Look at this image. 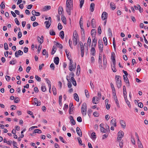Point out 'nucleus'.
Instances as JSON below:
<instances>
[{
  "instance_id": "4be33fe9",
  "label": "nucleus",
  "mask_w": 148,
  "mask_h": 148,
  "mask_svg": "<svg viewBox=\"0 0 148 148\" xmlns=\"http://www.w3.org/2000/svg\"><path fill=\"white\" fill-rule=\"evenodd\" d=\"M59 61V59L58 57H56L54 58V62L57 65L58 64Z\"/></svg>"
},
{
  "instance_id": "c03bdc74",
  "label": "nucleus",
  "mask_w": 148,
  "mask_h": 148,
  "mask_svg": "<svg viewBox=\"0 0 148 148\" xmlns=\"http://www.w3.org/2000/svg\"><path fill=\"white\" fill-rule=\"evenodd\" d=\"M80 71V66L79 65H78L77 66V74L78 73H79Z\"/></svg>"
},
{
  "instance_id": "5fc2aeb1",
  "label": "nucleus",
  "mask_w": 148,
  "mask_h": 148,
  "mask_svg": "<svg viewBox=\"0 0 148 148\" xmlns=\"http://www.w3.org/2000/svg\"><path fill=\"white\" fill-rule=\"evenodd\" d=\"M100 130L101 132L103 133H106V132L107 131L105 129L104 127L101 128Z\"/></svg>"
},
{
  "instance_id": "bb28decb",
  "label": "nucleus",
  "mask_w": 148,
  "mask_h": 148,
  "mask_svg": "<svg viewBox=\"0 0 148 148\" xmlns=\"http://www.w3.org/2000/svg\"><path fill=\"white\" fill-rule=\"evenodd\" d=\"M110 6L111 7V8L112 10H114L116 8V7L115 6V4L113 2H111L110 3Z\"/></svg>"
},
{
  "instance_id": "e433bc0d",
  "label": "nucleus",
  "mask_w": 148,
  "mask_h": 148,
  "mask_svg": "<svg viewBox=\"0 0 148 148\" xmlns=\"http://www.w3.org/2000/svg\"><path fill=\"white\" fill-rule=\"evenodd\" d=\"M41 88L43 92H45L46 90V87L44 85L42 86Z\"/></svg>"
},
{
  "instance_id": "a211bd4d",
  "label": "nucleus",
  "mask_w": 148,
  "mask_h": 148,
  "mask_svg": "<svg viewBox=\"0 0 148 148\" xmlns=\"http://www.w3.org/2000/svg\"><path fill=\"white\" fill-rule=\"evenodd\" d=\"M45 24L46 27L47 28H48L50 26L51 23V21H46L45 22Z\"/></svg>"
},
{
  "instance_id": "0eeeda50",
  "label": "nucleus",
  "mask_w": 148,
  "mask_h": 148,
  "mask_svg": "<svg viewBox=\"0 0 148 148\" xmlns=\"http://www.w3.org/2000/svg\"><path fill=\"white\" fill-rule=\"evenodd\" d=\"M83 17L82 16L81 17L79 21V24L80 25V28L81 29H83Z\"/></svg>"
},
{
  "instance_id": "052dcab7",
  "label": "nucleus",
  "mask_w": 148,
  "mask_h": 148,
  "mask_svg": "<svg viewBox=\"0 0 148 148\" xmlns=\"http://www.w3.org/2000/svg\"><path fill=\"white\" fill-rule=\"evenodd\" d=\"M108 136V134H105L103 135L102 139L103 140L105 139V138H107Z\"/></svg>"
},
{
  "instance_id": "3c124183",
  "label": "nucleus",
  "mask_w": 148,
  "mask_h": 148,
  "mask_svg": "<svg viewBox=\"0 0 148 148\" xmlns=\"http://www.w3.org/2000/svg\"><path fill=\"white\" fill-rule=\"evenodd\" d=\"M4 48L5 50H7L8 49V45L6 42L4 44Z\"/></svg>"
},
{
  "instance_id": "0e129e2a",
  "label": "nucleus",
  "mask_w": 148,
  "mask_h": 148,
  "mask_svg": "<svg viewBox=\"0 0 148 148\" xmlns=\"http://www.w3.org/2000/svg\"><path fill=\"white\" fill-rule=\"evenodd\" d=\"M22 36V33L20 31L18 32V38H20Z\"/></svg>"
},
{
  "instance_id": "2f4dec72",
  "label": "nucleus",
  "mask_w": 148,
  "mask_h": 148,
  "mask_svg": "<svg viewBox=\"0 0 148 148\" xmlns=\"http://www.w3.org/2000/svg\"><path fill=\"white\" fill-rule=\"evenodd\" d=\"M103 45L101 44V45H99V51L100 52H102L103 51Z\"/></svg>"
},
{
  "instance_id": "9b49d317",
  "label": "nucleus",
  "mask_w": 148,
  "mask_h": 148,
  "mask_svg": "<svg viewBox=\"0 0 148 148\" xmlns=\"http://www.w3.org/2000/svg\"><path fill=\"white\" fill-rule=\"evenodd\" d=\"M76 132L78 135L79 136H82V131L78 127H77L76 128Z\"/></svg>"
},
{
  "instance_id": "a18cd8bd",
  "label": "nucleus",
  "mask_w": 148,
  "mask_h": 148,
  "mask_svg": "<svg viewBox=\"0 0 148 148\" xmlns=\"http://www.w3.org/2000/svg\"><path fill=\"white\" fill-rule=\"evenodd\" d=\"M103 41L104 43L106 45H107V41L106 37H104L103 38Z\"/></svg>"
},
{
  "instance_id": "c9c22d12",
  "label": "nucleus",
  "mask_w": 148,
  "mask_h": 148,
  "mask_svg": "<svg viewBox=\"0 0 148 148\" xmlns=\"http://www.w3.org/2000/svg\"><path fill=\"white\" fill-rule=\"evenodd\" d=\"M86 45H87V44L86 43L84 44V46H85V51L86 53V54L87 55L88 51V48L87 46H86Z\"/></svg>"
},
{
  "instance_id": "f03ea898",
  "label": "nucleus",
  "mask_w": 148,
  "mask_h": 148,
  "mask_svg": "<svg viewBox=\"0 0 148 148\" xmlns=\"http://www.w3.org/2000/svg\"><path fill=\"white\" fill-rule=\"evenodd\" d=\"M115 79L117 87L119 88L121 87L122 85L121 77L119 75H116Z\"/></svg>"
},
{
  "instance_id": "423d86ee",
  "label": "nucleus",
  "mask_w": 148,
  "mask_h": 148,
  "mask_svg": "<svg viewBox=\"0 0 148 148\" xmlns=\"http://www.w3.org/2000/svg\"><path fill=\"white\" fill-rule=\"evenodd\" d=\"M99 99V98L97 97H94L92 99V102L94 104H97L98 103Z\"/></svg>"
},
{
  "instance_id": "f8f14e48",
  "label": "nucleus",
  "mask_w": 148,
  "mask_h": 148,
  "mask_svg": "<svg viewBox=\"0 0 148 148\" xmlns=\"http://www.w3.org/2000/svg\"><path fill=\"white\" fill-rule=\"evenodd\" d=\"M111 124L114 127L116 126V119L114 118L112 119L111 121Z\"/></svg>"
},
{
  "instance_id": "39448f33",
  "label": "nucleus",
  "mask_w": 148,
  "mask_h": 148,
  "mask_svg": "<svg viewBox=\"0 0 148 148\" xmlns=\"http://www.w3.org/2000/svg\"><path fill=\"white\" fill-rule=\"evenodd\" d=\"M23 54V52L21 50H19L18 51H16L15 53V55L16 57H18L19 56H21Z\"/></svg>"
},
{
  "instance_id": "603ef678",
  "label": "nucleus",
  "mask_w": 148,
  "mask_h": 148,
  "mask_svg": "<svg viewBox=\"0 0 148 148\" xmlns=\"http://www.w3.org/2000/svg\"><path fill=\"white\" fill-rule=\"evenodd\" d=\"M58 27L59 30H61L62 29V26L60 23H58Z\"/></svg>"
},
{
  "instance_id": "6e6552de",
  "label": "nucleus",
  "mask_w": 148,
  "mask_h": 148,
  "mask_svg": "<svg viewBox=\"0 0 148 148\" xmlns=\"http://www.w3.org/2000/svg\"><path fill=\"white\" fill-rule=\"evenodd\" d=\"M120 123L121 124L122 127L123 129H125L126 127V124L125 121L123 120H121L120 121Z\"/></svg>"
},
{
  "instance_id": "2eb2a0df",
  "label": "nucleus",
  "mask_w": 148,
  "mask_h": 148,
  "mask_svg": "<svg viewBox=\"0 0 148 148\" xmlns=\"http://www.w3.org/2000/svg\"><path fill=\"white\" fill-rule=\"evenodd\" d=\"M69 119L71 123L73 125H75V122L73 119V117L71 116H69Z\"/></svg>"
},
{
  "instance_id": "ea45409f",
  "label": "nucleus",
  "mask_w": 148,
  "mask_h": 148,
  "mask_svg": "<svg viewBox=\"0 0 148 148\" xmlns=\"http://www.w3.org/2000/svg\"><path fill=\"white\" fill-rule=\"evenodd\" d=\"M62 20L64 24H66V19L65 16H63L62 17Z\"/></svg>"
},
{
  "instance_id": "680f3d73",
  "label": "nucleus",
  "mask_w": 148,
  "mask_h": 148,
  "mask_svg": "<svg viewBox=\"0 0 148 148\" xmlns=\"http://www.w3.org/2000/svg\"><path fill=\"white\" fill-rule=\"evenodd\" d=\"M91 42V40L90 37H89L88 39L87 43L88 45H89V46L90 45Z\"/></svg>"
},
{
  "instance_id": "20e7f679",
  "label": "nucleus",
  "mask_w": 148,
  "mask_h": 148,
  "mask_svg": "<svg viewBox=\"0 0 148 148\" xmlns=\"http://www.w3.org/2000/svg\"><path fill=\"white\" fill-rule=\"evenodd\" d=\"M108 18V13L105 12H103L101 18L103 20H105L107 19Z\"/></svg>"
},
{
  "instance_id": "4468645a",
  "label": "nucleus",
  "mask_w": 148,
  "mask_h": 148,
  "mask_svg": "<svg viewBox=\"0 0 148 148\" xmlns=\"http://www.w3.org/2000/svg\"><path fill=\"white\" fill-rule=\"evenodd\" d=\"M73 108L74 107L73 103H70L69 108V113L70 114H71V112H73Z\"/></svg>"
},
{
  "instance_id": "09e8293b",
  "label": "nucleus",
  "mask_w": 148,
  "mask_h": 148,
  "mask_svg": "<svg viewBox=\"0 0 148 148\" xmlns=\"http://www.w3.org/2000/svg\"><path fill=\"white\" fill-rule=\"evenodd\" d=\"M108 32L109 36H112V31L110 28H109L108 29Z\"/></svg>"
},
{
  "instance_id": "9d476101",
  "label": "nucleus",
  "mask_w": 148,
  "mask_h": 148,
  "mask_svg": "<svg viewBox=\"0 0 148 148\" xmlns=\"http://www.w3.org/2000/svg\"><path fill=\"white\" fill-rule=\"evenodd\" d=\"M43 38L44 37L43 36H42L41 37H40L39 36L38 37V41L40 44H42L43 42Z\"/></svg>"
},
{
  "instance_id": "79ce46f5",
  "label": "nucleus",
  "mask_w": 148,
  "mask_h": 148,
  "mask_svg": "<svg viewBox=\"0 0 148 148\" xmlns=\"http://www.w3.org/2000/svg\"><path fill=\"white\" fill-rule=\"evenodd\" d=\"M34 132L35 133L40 134L42 132V131L38 129H35L34 130Z\"/></svg>"
},
{
  "instance_id": "6e6d98bb",
  "label": "nucleus",
  "mask_w": 148,
  "mask_h": 148,
  "mask_svg": "<svg viewBox=\"0 0 148 148\" xmlns=\"http://www.w3.org/2000/svg\"><path fill=\"white\" fill-rule=\"evenodd\" d=\"M80 4V8H81L83 5V0H79Z\"/></svg>"
},
{
  "instance_id": "58836bf2",
  "label": "nucleus",
  "mask_w": 148,
  "mask_h": 148,
  "mask_svg": "<svg viewBox=\"0 0 148 148\" xmlns=\"http://www.w3.org/2000/svg\"><path fill=\"white\" fill-rule=\"evenodd\" d=\"M52 90H53V94L54 95H56L57 94V92L56 90V89L55 87L53 86V88H52Z\"/></svg>"
},
{
  "instance_id": "ddd939ff",
  "label": "nucleus",
  "mask_w": 148,
  "mask_h": 148,
  "mask_svg": "<svg viewBox=\"0 0 148 148\" xmlns=\"http://www.w3.org/2000/svg\"><path fill=\"white\" fill-rule=\"evenodd\" d=\"M79 45H80L81 50V55L82 57H83V44L82 42H80Z\"/></svg>"
},
{
  "instance_id": "b1692460",
  "label": "nucleus",
  "mask_w": 148,
  "mask_h": 148,
  "mask_svg": "<svg viewBox=\"0 0 148 148\" xmlns=\"http://www.w3.org/2000/svg\"><path fill=\"white\" fill-rule=\"evenodd\" d=\"M74 99L77 101H79V99L77 94L76 93L74 94Z\"/></svg>"
},
{
  "instance_id": "f3484780",
  "label": "nucleus",
  "mask_w": 148,
  "mask_h": 148,
  "mask_svg": "<svg viewBox=\"0 0 148 148\" xmlns=\"http://www.w3.org/2000/svg\"><path fill=\"white\" fill-rule=\"evenodd\" d=\"M70 80L71 81L72 83L73 84L74 86H76L77 84L75 80V79L73 77H72L71 78Z\"/></svg>"
},
{
  "instance_id": "5701e85b",
  "label": "nucleus",
  "mask_w": 148,
  "mask_h": 148,
  "mask_svg": "<svg viewBox=\"0 0 148 148\" xmlns=\"http://www.w3.org/2000/svg\"><path fill=\"white\" fill-rule=\"evenodd\" d=\"M124 98L125 99V100L126 103H127V105H128L129 107L130 108L131 107V105L130 103V102L128 100L127 98V96H126L125 97V96L124 97Z\"/></svg>"
},
{
  "instance_id": "864d4df0",
  "label": "nucleus",
  "mask_w": 148,
  "mask_h": 148,
  "mask_svg": "<svg viewBox=\"0 0 148 148\" xmlns=\"http://www.w3.org/2000/svg\"><path fill=\"white\" fill-rule=\"evenodd\" d=\"M49 33L50 35L52 36H54L56 34L55 33L53 30H50Z\"/></svg>"
},
{
  "instance_id": "473e14b6",
  "label": "nucleus",
  "mask_w": 148,
  "mask_h": 148,
  "mask_svg": "<svg viewBox=\"0 0 148 148\" xmlns=\"http://www.w3.org/2000/svg\"><path fill=\"white\" fill-rule=\"evenodd\" d=\"M58 13L61 15L62 14V11H63V9L62 7L60 6L58 8Z\"/></svg>"
},
{
  "instance_id": "1a4fd4ad",
  "label": "nucleus",
  "mask_w": 148,
  "mask_h": 148,
  "mask_svg": "<svg viewBox=\"0 0 148 148\" xmlns=\"http://www.w3.org/2000/svg\"><path fill=\"white\" fill-rule=\"evenodd\" d=\"M115 57V54L114 53V52H112L111 58L112 60L113 63H114V64L115 63H116Z\"/></svg>"
},
{
  "instance_id": "bf43d9fd",
  "label": "nucleus",
  "mask_w": 148,
  "mask_h": 148,
  "mask_svg": "<svg viewBox=\"0 0 148 148\" xmlns=\"http://www.w3.org/2000/svg\"><path fill=\"white\" fill-rule=\"evenodd\" d=\"M51 7L49 5H46L44 9L46 10H50L51 9Z\"/></svg>"
},
{
  "instance_id": "69168bd1",
  "label": "nucleus",
  "mask_w": 148,
  "mask_h": 148,
  "mask_svg": "<svg viewBox=\"0 0 148 148\" xmlns=\"http://www.w3.org/2000/svg\"><path fill=\"white\" fill-rule=\"evenodd\" d=\"M20 101L18 97H16L14 100V102L15 103H17Z\"/></svg>"
},
{
  "instance_id": "37998d69",
  "label": "nucleus",
  "mask_w": 148,
  "mask_h": 148,
  "mask_svg": "<svg viewBox=\"0 0 148 148\" xmlns=\"http://www.w3.org/2000/svg\"><path fill=\"white\" fill-rule=\"evenodd\" d=\"M73 37V38H77L78 34L76 30H75L74 32Z\"/></svg>"
},
{
  "instance_id": "dca6fc26",
  "label": "nucleus",
  "mask_w": 148,
  "mask_h": 148,
  "mask_svg": "<svg viewBox=\"0 0 148 148\" xmlns=\"http://www.w3.org/2000/svg\"><path fill=\"white\" fill-rule=\"evenodd\" d=\"M128 75H123L124 79L126 83H128L129 84V82L128 79L127 77Z\"/></svg>"
},
{
  "instance_id": "412c9836",
  "label": "nucleus",
  "mask_w": 148,
  "mask_h": 148,
  "mask_svg": "<svg viewBox=\"0 0 148 148\" xmlns=\"http://www.w3.org/2000/svg\"><path fill=\"white\" fill-rule=\"evenodd\" d=\"M76 65H70L69 66V70L70 71H72L73 70H75L76 68Z\"/></svg>"
},
{
  "instance_id": "72a5a7b5",
  "label": "nucleus",
  "mask_w": 148,
  "mask_h": 148,
  "mask_svg": "<svg viewBox=\"0 0 148 148\" xmlns=\"http://www.w3.org/2000/svg\"><path fill=\"white\" fill-rule=\"evenodd\" d=\"M77 38H73V43L74 45L75 46L77 44Z\"/></svg>"
},
{
  "instance_id": "cd10ccee",
  "label": "nucleus",
  "mask_w": 148,
  "mask_h": 148,
  "mask_svg": "<svg viewBox=\"0 0 148 148\" xmlns=\"http://www.w3.org/2000/svg\"><path fill=\"white\" fill-rule=\"evenodd\" d=\"M95 4L93 3H91L90 5V10L91 12H92L93 11L94 9Z\"/></svg>"
},
{
  "instance_id": "c85d7f7f",
  "label": "nucleus",
  "mask_w": 148,
  "mask_h": 148,
  "mask_svg": "<svg viewBox=\"0 0 148 148\" xmlns=\"http://www.w3.org/2000/svg\"><path fill=\"white\" fill-rule=\"evenodd\" d=\"M84 92L86 97L87 98H89L90 97V95L88 91L86 89L84 90Z\"/></svg>"
},
{
  "instance_id": "338daca9",
  "label": "nucleus",
  "mask_w": 148,
  "mask_h": 148,
  "mask_svg": "<svg viewBox=\"0 0 148 148\" xmlns=\"http://www.w3.org/2000/svg\"><path fill=\"white\" fill-rule=\"evenodd\" d=\"M15 21L16 24L18 25H20V23L18 21V20L17 18H16L14 19Z\"/></svg>"
},
{
  "instance_id": "e2e57ef3",
  "label": "nucleus",
  "mask_w": 148,
  "mask_h": 148,
  "mask_svg": "<svg viewBox=\"0 0 148 148\" xmlns=\"http://www.w3.org/2000/svg\"><path fill=\"white\" fill-rule=\"evenodd\" d=\"M36 79L38 81L40 82L41 81V78L38 75H36Z\"/></svg>"
},
{
  "instance_id": "393cba45",
  "label": "nucleus",
  "mask_w": 148,
  "mask_h": 148,
  "mask_svg": "<svg viewBox=\"0 0 148 148\" xmlns=\"http://www.w3.org/2000/svg\"><path fill=\"white\" fill-rule=\"evenodd\" d=\"M42 54L43 55H45V57L46 58H48V52H47V50L45 49H44L43 50L42 52Z\"/></svg>"
},
{
  "instance_id": "c756f323",
  "label": "nucleus",
  "mask_w": 148,
  "mask_h": 148,
  "mask_svg": "<svg viewBox=\"0 0 148 148\" xmlns=\"http://www.w3.org/2000/svg\"><path fill=\"white\" fill-rule=\"evenodd\" d=\"M91 24L93 28H95L96 27L95 20L94 18H93L92 20Z\"/></svg>"
},
{
  "instance_id": "7ed1b4c3",
  "label": "nucleus",
  "mask_w": 148,
  "mask_h": 148,
  "mask_svg": "<svg viewBox=\"0 0 148 148\" xmlns=\"http://www.w3.org/2000/svg\"><path fill=\"white\" fill-rule=\"evenodd\" d=\"M124 133L123 132L120 131L118 133L117 140L118 141H120L121 138L123 137Z\"/></svg>"
},
{
  "instance_id": "a878e982",
  "label": "nucleus",
  "mask_w": 148,
  "mask_h": 148,
  "mask_svg": "<svg viewBox=\"0 0 148 148\" xmlns=\"http://www.w3.org/2000/svg\"><path fill=\"white\" fill-rule=\"evenodd\" d=\"M91 54L94 56L95 55V50L94 47H92L91 49Z\"/></svg>"
},
{
  "instance_id": "a19ab883",
  "label": "nucleus",
  "mask_w": 148,
  "mask_h": 148,
  "mask_svg": "<svg viewBox=\"0 0 148 148\" xmlns=\"http://www.w3.org/2000/svg\"><path fill=\"white\" fill-rule=\"evenodd\" d=\"M56 47L54 46H53V48L52 50L51 54L52 55L56 51Z\"/></svg>"
},
{
  "instance_id": "6ab92c4d",
  "label": "nucleus",
  "mask_w": 148,
  "mask_h": 148,
  "mask_svg": "<svg viewBox=\"0 0 148 148\" xmlns=\"http://www.w3.org/2000/svg\"><path fill=\"white\" fill-rule=\"evenodd\" d=\"M32 14L34 16H39L40 14V12H36L35 10H33L32 12Z\"/></svg>"
},
{
  "instance_id": "8fccbe9b",
  "label": "nucleus",
  "mask_w": 148,
  "mask_h": 148,
  "mask_svg": "<svg viewBox=\"0 0 148 148\" xmlns=\"http://www.w3.org/2000/svg\"><path fill=\"white\" fill-rule=\"evenodd\" d=\"M114 100L115 101V103L116 104L117 107L118 108H120V105H119V101L117 99H114Z\"/></svg>"
},
{
  "instance_id": "13d9d810",
  "label": "nucleus",
  "mask_w": 148,
  "mask_h": 148,
  "mask_svg": "<svg viewBox=\"0 0 148 148\" xmlns=\"http://www.w3.org/2000/svg\"><path fill=\"white\" fill-rule=\"evenodd\" d=\"M67 80L68 82V86L69 88H70L72 86V84L71 83L69 82L68 79H67Z\"/></svg>"
},
{
  "instance_id": "7c9ffc66",
  "label": "nucleus",
  "mask_w": 148,
  "mask_h": 148,
  "mask_svg": "<svg viewBox=\"0 0 148 148\" xmlns=\"http://www.w3.org/2000/svg\"><path fill=\"white\" fill-rule=\"evenodd\" d=\"M115 64L116 63H115L114 64V63H113L112 65V70L114 72H115L116 71V69Z\"/></svg>"
},
{
  "instance_id": "f704fd0d",
  "label": "nucleus",
  "mask_w": 148,
  "mask_h": 148,
  "mask_svg": "<svg viewBox=\"0 0 148 148\" xmlns=\"http://www.w3.org/2000/svg\"><path fill=\"white\" fill-rule=\"evenodd\" d=\"M60 36L61 37V38L63 39L64 38V32L62 31H61L60 33Z\"/></svg>"
},
{
  "instance_id": "f257e3e1",
  "label": "nucleus",
  "mask_w": 148,
  "mask_h": 148,
  "mask_svg": "<svg viewBox=\"0 0 148 148\" xmlns=\"http://www.w3.org/2000/svg\"><path fill=\"white\" fill-rule=\"evenodd\" d=\"M73 7V0H66V10L69 15L71 14V9H72Z\"/></svg>"
},
{
  "instance_id": "774afa93",
  "label": "nucleus",
  "mask_w": 148,
  "mask_h": 148,
  "mask_svg": "<svg viewBox=\"0 0 148 148\" xmlns=\"http://www.w3.org/2000/svg\"><path fill=\"white\" fill-rule=\"evenodd\" d=\"M5 79L8 81H9L10 79V76L6 75L5 76Z\"/></svg>"
},
{
  "instance_id": "aec40b11",
  "label": "nucleus",
  "mask_w": 148,
  "mask_h": 148,
  "mask_svg": "<svg viewBox=\"0 0 148 148\" xmlns=\"http://www.w3.org/2000/svg\"><path fill=\"white\" fill-rule=\"evenodd\" d=\"M96 34V30L95 29H93L92 30L91 32V34L92 37H95Z\"/></svg>"
},
{
  "instance_id": "de8ad7c7",
  "label": "nucleus",
  "mask_w": 148,
  "mask_h": 148,
  "mask_svg": "<svg viewBox=\"0 0 148 148\" xmlns=\"http://www.w3.org/2000/svg\"><path fill=\"white\" fill-rule=\"evenodd\" d=\"M0 6L2 9H4L5 8V5L4 2L3 1L1 2Z\"/></svg>"
},
{
  "instance_id": "4d7b16f0",
  "label": "nucleus",
  "mask_w": 148,
  "mask_h": 148,
  "mask_svg": "<svg viewBox=\"0 0 148 148\" xmlns=\"http://www.w3.org/2000/svg\"><path fill=\"white\" fill-rule=\"evenodd\" d=\"M91 136L93 138L95 139L96 138V134L94 132L92 133Z\"/></svg>"
},
{
  "instance_id": "49530a36",
  "label": "nucleus",
  "mask_w": 148,
  "mask_h": 148,
  "mask_svg": "<svg viewBox=\"0 0 148 148\" xmlns=\"http://www.w3.org/2000/svg\"><path fill=\"white\" fill-rule=\"evenodd\" d=\"M77 139H78V143H79V144L80 145H83V144L82 143V140L81 138L79 137H78L77 138Z\"/></svg>"
},
{
  "instance_id": "4c0bfd02",
  "label": "nucleus",
  "mask_w": 148,
  "mask_h": 148,
  "mask_svg": "<svg viewBox=\"0 0 148 148\" xmlns=\"http://www.w3.org/2000/svg\"><path fill=\"white\" fill-rule=\"evenodd\" d=\"M123 95L125 96L126 95L127 92L126 90V88L125 86H123Z\"/></svg>"
}]
</instances>
